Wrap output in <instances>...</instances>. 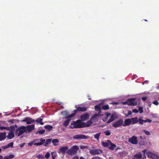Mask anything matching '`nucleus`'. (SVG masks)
Returning a JSON list of instances; mask_svg holds the SVG:
<instances>
[{"label":"nucleus","instance_id":"obj_27","mask_svg":"<svg viewBox=\"0 0 159 159\" xmlns=\"http://www.w3.org/2000/svg\"><path fill=\"white\" fill-rule=\"evenodd\" d=\"M52 139H47L46 140L45 143L44 144V146L45 147H47L48 146V144H50L51 143V142L52 141Z\"/></svg>","mask_w":159,"mask_h":159},{"label":"nucleus","instance_id":"obj_21","mask_svg":"<svg viewBox=\"0 0 159 159\" xmlns=\"http://www.w3.org/2000/svg\"><path fill=\"white\" fill-rule=\"evenodd\" d=\"M95 110L98 111V113H101V108L100 107V105L98 104L96 105L95 107Z\"/></svg>","mask_w":159,"mask_h":159},{"label":"nucleus","instance_id":"obj_55","mask_svg":"<svg viewBox=\"0 0 159 159\" xmlns=\"http://www.w3.org/2000/svg\"><path fill=\"white\" fill-rule=\"evenodd\" d=\"M107 117V118L111 116V114L110 113H107L106 114Z\"/></svg>","mask_w":159,"mask_h":159},{"label":"nucleus","instance_id":"obj_9","mask_svg":"<svg viewBox=\"0 0 159 159\" xmlns=\"http://www.w3.org/2000/svg\"><path fill=\"white\" fill-rule=\"evenodd\" d=\"M128 105L135 106L138 104V101L136 98H129L128 99Z\"/></svg>","mask_w":159,"mask_h":159},{"label":"nucleus","instance_id":"obj_41","mask_svg":"<svg viewBox=\"0 0 159 159\" xmlns=\"http://www.w3.org/2000/svg\"><path fill=\"white\" fill-rule=\"evenodd\" d=\"M139 111L140 113H141L143 112V108L141 107H139Z\"/></svg>","mask_w":159,"mask_h":159},{"label":"nucleus","instance_id":"obj_36","mask_svg":"<svg viewBox=\"0 0 159 159\" xmlns=\"http://www.w3.org/2000/svg\"><path fill=\"white\" fill-rule=\"evenodd\" d=\"M50 153L49 152H47L45 155V157L47 159H48L50 157Z\"/></svg>","mask_w":159,"mask_h":159},{"label":"nucleus","instance_id":"obj_6","mask_svg":"<svg viewBox=\"0 0 159 159\" xmlns=\"http://www.w3.org/2000/svg\"><path fill=\"white\" fill-rule=\"evenodd\" d=\"M89 136L84 134H77L73 136V138L76 140L86 139H89Z\"/></svg>","mask_w":159,"mask_h":159},{"label":"nucleus","instance_id":"obj_58","mask_svg":"<svg viewBox=\"0 0 159 159\" xmlns=\"http://www.w3.org/2000/svg\"><path fill=\"white\" fill-rule=\"evenodd\" d=\"M151 116H152L153 117H156V116H155V114H151Z\"/></svg>","mask_w":159,"mask_h":159},{"label":"nucleus","instance_id":"obj_33","mask_svg":"<svg viewBox=\"0 0 159 159\" xmlns=\"http://www.w3.org/2000/svg\"><path fill=\"white\" fill-rule=\"evenodd\" d=\"M8 148H13V143L11 142L9 143L7 145Z\"/></svg>","mask_w":159,"mask_h":159},{"label":"nucleus","instance_id":"obj_16","mask_svg":"<svg viewBox=\"0 0 159 159\" xmlns=\"http://www.w3.org/2000/svg\"><path fill=\"white\" fill-rule=\"evenodd\" d=\"M23 121L26 122L27 124H30L31 123L34 122V121L31 119H30L28 117H26L24 120H23Z\"/></svg>","mask_w":159,"mask_h":159},{"label":"nucleus","instance_id":"obj_48","mask_svg":"<svg viewBox=\"0 0 159 159\" xmlns=\"http://www.w3.org/2000/svg\"><path fill=\"white\" fill-rule=\"evenodd\" d=\"M98 116H99L98 114H94L93 115L92 117L93 118H95L97 117Z\"/></svg>","mask_w":159,"mask_h":159},{"label":"nucleus","instance_id":"obj_14","mask_svg":"<svg viewBox=\"0 0 159 159\" xmlns=\"http://www.w3.org/2000/svg\"><path fill=\"white\" fill-rule=\"evenodd\" d=\"M131 122L130 118L126 119L125 120L124 123H123V126H125L129 125L131 124Z\"/></svg>","mask_w":159,"mask_h":159},{"label":"nucleus","instance_id":"obj_26","mask_svg":"<svg viewBox=\"0 0 159 159\" xmlns=\"http://www.w3.org/2000/svg\"><path fill=\"white\" fill-rule=\"evenodd\" d=\"M67 148H68L67 147H63L61 148H60V150L61 152L63 153H65L66 151H67Z\"/></svg>","mask_w":159,"mask_h":159},{"label":"nucleus","instance_id":"obj_15","mask_svg":"<svg viewBox=\"0 0 159 159\" xmlns=\"http://www.w3.org/2000/svg\"><path fill=\"white\" fill-rule=\"evenodd\" d=\"M89 114L88 113H85L80 116V118L83 121H84L89 119Z\"/></svg>","mask_w":159,"mask_h":159},{"label":"nucleus","instance_id":"obj_35","mask_svg":"<svg viewBox=\"0 0 159 159\" xmlns=\"http://www.w3.org/2000/svg\"><path fill=\"white\" fill-rule=\"evenodd\" d=\"M105 134L107 136H109L111 134V132L109 130H107L104 132Z\"/></svg>","mask_w":159,"mask_h":159},{"label":"nucleus","instance_id":"obj_44","mask_svg":"<svg viewBox=\"0 0 159 159\" xmlns=\"http://www.w3.org/2000/svg\"><path fill=\"white\" fill-rule=\"evenodd\" d=\"M128 112V114L125 115L126 117H128L129 115H131L132 114V112L131 111H129Z\"/></svg>","mask_w":159,"mask_h":159},{"label":"nucleus","instance_id":"obj_52","mask_svg":"<svg viewBox=\"0 0 159 159\" xmlns=\"http://www.w3.org/2000/svg\"><path fill=\"white\" fill-rule=\"evenodd\" d=\"M2 148L4 149H5L8 148L7 145H5V146H2Z\"/></svg>","mask_w":159,"mask_h":159},{"label":"nucleus","instance_id":"obj_34","mask_svg":"<svg viewBox=\"0 0 159 159\" xmlns=\"http://www.w3.org/2000/svg\"><path fill=\"white\" fill-rule=\"evenodd\" d=\"M102 108L104 110H108L109 109V106L108 105H104L102 107Z\"/></svg>","mask_w":159,"mask_h":159},{"label":"nucleus","instance_id":"obj_37","mask_svg":"<svg viewBox=\"0 0 159 159\" xmlns=\"http://www.w3.org/2000/svg\"><path fill=\"white\" fill-rule=\"evenodd\" d=\"M72 159H84V158L83 157H80V158L79 159L78 157L77 156H76L74 157H73Z\"/></svg>","mask_w":159,"mask_h":159},{"label":"nucleus","instance_id":"obj_12","mask_svg":"<svg viewBox=\"0 0 159 159\" xmlns=\"http://www.w3.org/2000/svg\"><path fill=\"white\" fill-rule=\"evenodd\" d=\"M87 110V108L86 107H77L76 110L74 111V113H75L76 114L77 111L83 112L86 111Z\"/></svg>","mask_w":159,"mask_h":159},{"label":"nucleus","instance_id":"obj_31","mask_svg":"<svg viewBox=\"0 0 159 159\" xmlns=\"http://www.w3.org/2000/svg\"><path fill=\"white\" fill-rule=\"evenodd\" d=\"M138 122H139V124L141 125H143V122H144V120H143L141 118L138 119Z\"/></svg>","mask_w":159,"mask_h":159},{"label":"nucleus","instance_id":"obj_8","mask_svg":"<svg viewBox=\"0 0 159 159\" xmlns=\"http://www.w3.org/2000/svg\"><path fill=\"white\" fill-rule=\"evenodd\" d=\"M102 151L100 149H92L89 151L90 153L92 155H99L102 152Z\"/></svg>","mask_w":159,"mask_h":159},{"label":"nucleus","instance_id":"obj_59","mask_svg":"<svg viewBox=\"0 0 159 159\" xmlns=\"http://www.w3.org/2000/svg\"><path fill=\"white\" fill-rule=\"evenodd\" d=\"M41 156V155L40 154H39L37 156V157L38 158H40V157Z\"/></svg>","mask_w":159,"mask_h":159},{"label":"nucleus","instance_id":"obj_1","mask_svg":"<svg viewBox=\"0 0 159 159\" xmlns=\"http://www.w3.org/2000/svg\"><path fill=\"white\" fill-rule=\"evenodd\" d=\"M71 125H74L73 126L71 127L72 128H78L89 126L91 124H86L82 123L81 120H78L76 121H73Z\"/></svg>","mask_w":159,"mask_h":159},{"label":"nucleus","instance_id":"obj_7","mask_svg":"<svg viewBox=\"0 0 159 159\" xmlns=\"http://www.w3.org/2000/svg\"><path fill=\"white\" fill-rule=\"evenodd\" d=\"M123 120L122 119H120L117 121L113 123L112 124V125L114 128H117L122 125L123 126Z\"/></svg>","mask_w":159,"mask_h":159},{"label":"nucleus","instance_id":"obj_24","mask_svg":"<svg viewBox=\"0 0 159 159\" xmlns=\"http://www.w3.org/2000/svg\"><path fill=\"white\" fill-rule=\"evenodd\" d=\"M41 117H42V116H41L39 118H38L36 120V122H37L39 123L41 125H42L43 124V123L42 122L43 119L41 118Z\"/></svg>","mask_w":159,"mask_h":159},{"label":"nucleus","instance_id":"obj_17","mask_svg":"<svg viewBox=\"0 0 159 159\" xmlns=\"http://www.w3.org/2000/svg\"><path fill=\"white\" fill-rule=\"evenodd\" d=\"M131 120V124L134 125L137 123L138 122V118L137 117H135L134 118H130Z\"/></svg>","mask_w":159,"mask_h":159},{"label":"nucleus","instance_id":"obj_38","mask_svg":"<svg viewBox=\"0 0 159 159\" xmlns=\"http://www.w3.org/2000/svg\"><path fill=\"white\" fill-rule=\"evenodd\" d=\"M43 144V143L42 142H40L38 143H34V145L39 146Z\"/></svg>","mask_w":159,"mask_h":159},{"label":"nucleus","instance_id":"obj_23","mask_svg":"<svg viewBox=\"0 0 159 159\" xmlns=\"http://www.w3.org/2000/svg\"><path fill=\"white\" fill-rule=\"evenodd\" d=\"M15 157L14 155L11 154L4 157L3 159H12Z\"/></svg>","mask_w":159,"mask_h":159},{"label":"nucleus","instance_id":"obj_43","mask_svg":"<svg viewBox=\"0 0 159 159\" xmlns=\"http://www.w3.org/2000/svg\"><path fill=\"white\" fill-rule=\"evenodd\" d=\"M153 103L156 105H158L159 104V102L157 100L153 102Z\"/></svg>","mask_w":159,"mask_h":159},{"label":"nucleus","instance_id":"obj_19","mask_svg":"<svg viewBox=\"0 0 159 159\" xmlns=\"http://www.w3.org/2000/svg\"><path fill=\"white\" fill-rule=\"evenodd\" d=\"M5 133H0V141L4 140L6 138Z\"/></svg>","mask_w":159,"mask_h":159},{"label":"nucleus","instance_id":"obj_29","mask_svg":"<svg viewBox=\"0 0 159 159\" xmlns=\"http://www.w3.org/2000/svg\"><path fill=\"white\" fill-rule=\"evenodd\" d=\"M45 128L47 129L48 130H50L52 128V126L51 125H47L44 127Z\"/></svg>","mask_w":159,"mask_h":159},{"label":"nucleus","instance_id":"obj_42","mask_svg":"<svg viewBox=\"0 0 159 159\" xmlns=\"http://www.w3.org/2000/svg\"><path fill=\"white\" fill-rule=\"evenodd\" d=\"M39 133L40 134H43L45 132V131L44 130H42L39 131Z\"/></svg>","mask_w":159,"mask_h":159},{"label":"nucleus","instance_id":"obj_25","mask_svg":"<svg viewBox=\"0 0 159 159\" xmlns=\"http://www.w3.org/2000/svg\"><path fill=\"white\" fill-rule=\"evenodd\" d=\"M115 116L114 115L112 114L110 118V119L108 120V121L107 122V123H109L115 120Z\"/></svg>","mask_w":159,"mask_h":159},{"label":"nucleus","instance_id":"obj_13","mask_svg":"<svg viewBox=\"0 0 159 159\" xmlns=\"http://www.w3.org/2000/svg\"><path fill=\"white\" fill-rule=\"evenodd\" d=\"M34 125H28L26 127H25L26 132L25 133H27V132L29 133L31 132L32 130L34 129Z\"/></svg>","mask_w":159,"mask_h":159},{"label":"nucleus","instance_id":"obj_10","mask_svg":"<svg viewBox=\"0 0 159 159\" xmlns=\"http://www.w3.org/2000/svg\"><path fill=\"white\" fill-rule=\"evenodd\" d=\"M146 155L149 158H151L153 159H158L159 158V157L157 154L153 153L150 152H147Z\"/></svg>","mask_w":159,"mask_h":159},{"label":"nucleus","instance_id":"obj_40","mask_svg":"<svg viewBox=\"0 0 159 159\" xmlns=\"http://www.w3.org/2000/svg\"><path fill=\"white\" fill-rule=\"evenodd\" d=\"M9 129H11V131H13L15 130V127L13 126H10L9 127Z\"/></svg>","mask_w":159,"mask_h":159},{"label":"nucleus","instance_id":"obj_30","mask_svg":"<svg viewBox=\"0 0 159 159\" xmlns=\"http://www.w3.org/2000/svg\"><path fill=\"white\" fill-rule=\"evenodd\" d=\"M58 142L59 141L57 139H54L52 141V142L53 144L55 146H56L57 145L56 143Z\"/></svg>","mask_w":159,"mask_h":159},{"label":"nucleus","instance_id":"obj_54","mask_svg":"<svg viewBox=\"0 0 159 159\" xmlns=\"http://www.w3.org/2000/svg\"><path fill=\"white\" fill-rule=\"evenodd\" d=\"M123 104L124 105H126L127 104L128 105V99L126 101L124 102Z\"/></svg>","mask_w":159,"mask_h":159},{"label":"nucleus","instance_id":"obj_53","mask_svg":"<svg viewBox=\"0 0 159 159\" xmlns=\"http://www.w3.org/2000/svg\"><path fill=\"white\" fill-rule=\"evenodd\" d=\"M146 158V156L145 154H143V156L142 155V158L141 159H145Z\"/></svg>","mask_w":159,"mask_h":159},{"label":"nucleus","instance_id":"obj_62","mask_svg":"<svg viewBox=\"0 0 159 159\" xmlns=\"http://www.w3.org/2000/svg\"><path fill=\"white\" fill-rule=\"evenodd\" d=\"M111 104H117V103H116V102H112V103H111Z\"/></svg>","mask_w":159,"mask_h":159},{"label":"nucleus","instance_id":"obj_2","mask_svg":"<svg viewBox=\"0 0 159 159\" xmlns=\"http://www.w3.org/2000/svg\"><path fill=\"white\" fill-rule=\"evenodd\" d=\"M79 149L78 147L77 146H73L67 150L66 153L68 155H74L77 153L78 150Z\"/></svg>","mask_w":159,"mask_h":159},{"label":"nucleus","instance_id":"obj_49","mask_svg":"<svg viewBox=\"0 0 159 159\" xmlns=\"http://www.w3.org/2000/svg\"><path fill=\"white\" fill-rule=\"evenodd\" d=\"M147 98L146 97H143L141 99L143 101H144L147 99Z\"/></svg>","mask_w":159,"mask_h":159},{"label":"nucleus","instance_id":"obj_50","mask_svg":"<svg viewBox=\"0 0 159 159\" xmlns=\"http://www.w3.org/2000/svg\"><path fill=\"white\" fill-rule=\"evenodd\" d=\"M81 149H84L87 148V147L86 146H82L80 147Z\"/></svg>","mask_w":159,"mask_h":159},{"label":"nucleus","instance_id":"obj_61","mask_svg":"<svg viewBox=\"0 0 159 159\" xmlns=\"http://www.w3.org/2000/svg\"><path fill=\"white\" fill-rule=\"evenodd\" d=\"M3 158L2 156L0 155V159H3Z\"/></svg>","mask_w":159,"mask_h":159},{"label":"nucleus","instance_id":"obj_4","mask_svg":"<svg viewBox=\"0 0 159 159\" xmlns=\"http://www.w3.org/2000/svg\"><path fill=\"white\" fill-rule=\"evenodd\" d=\"M26 132L25 126H21L18 127L16 129L15 134L17 136H20Z\"/></svg>","mask_w":159,"mask_h":159},{"label":"nucleus","instance_id":"obj_28","mask_svg":"<svg viewBox=\"0 0 159 159\" xmlns=\"http://www.w3.org/2000/svg\"><path fill=\"white\" fill-rule=\"evenodd\" d=\"M101 133H98L94 135V138L96 139L97 140H98L99 139V137Z\"/></svg>","mask_w":159,"mask_h":159},{"label":"nucleus","instance_id":"obj_39","mask_svg":"<svg viewBox=\"0 0 159 159\" xmlns=\"http://www.w3.org/2000/svg\"><path fill=\"white\" fill-rule=\"evenodd\" d=\"M143 131L145 133L148 135H149L150 134V132L146 130H143Z\"/></svg>","mask_w":159,"mask_h":159},{"label":"nucleus","instance_id":"obj_18","mask_svg":"<svg viewBox=\"0 0 159 159\" xmlns=\"http://www.w3.org/2000/svg\"><path fill=\"white\" fill-rule=\"evenodd\" d=\"M14 137V134L13 131H11L8 134L7 136L8 139H13Z\"/></svg>","mask_w":159,"mask_h":159},{"label":"nucleus","instance_id":"obj_57","mask_svg":"<svg viewBox=\"0 0 159 159\" xmlns=\"http://www.w3.org/2000/svg\"><path fill=\"white\" fill-rule=\"evenodd\" d=\"M25 144V143H23L21 144L20 145V147L21 148H23L24 147Z\"/></svg>","mask_w":159,"mask_h":159},{"label":"nucleus","instance_id":"obj_63","mask_svg":"<svg viewBox=\"0 0 159 159\" xmlns=\"http://www.w3.org/2000/svg\"><path fill=\"white\" fill-rule=\"evenodd\" d=\"M33 144V143L32 142H30L29 143V145L30 146H31L32 144Z\"/></svg>","mask_w":159,"mask_h":159},{"label":"nucleus","instance_id":"obj_20","mask_svg":"<svg viewBox=\"0 0 159 159\" xmlns=\"http://www.w3.org/2000/svg\"><path fill=\"white\" fill-rule=\"evenodd\" d=\"M133 157L135 158L136 159H141L142 158V155L141 152H139L138 153L134 155Z\"/></svg>","mask_w":159,"mask_h":159},{"label":"nucleus","instance_id":"obj_32","mask_svg":"<svg viewBox=\"0 0 159 159\" xmlns=\"http://www.w3.org/2000/svg\"><path fill=\"white\" fill-rule=\"evenodd\" d=\"M51 155L52 159H55L57 156L56 153L54 152H51Z\"/></svg>","mask_w":159,"mask_h":159},{"label":"nucleus","instance_id":"obj_60","mask_svg":"<svg viewBox=\"0 0 159 159\" xmlns=\"http://www.w3.org/2000/svg\"><path fill=\"white\" fill-rule=\"evenodd\" d=\"M107 118H105L103 119V121H105L107 120Z\"/></svg>","mask_w":159,"mask_h":159},{"label":"nucleus","instance_id":"obj_46","mask_svg":"<svg viewBox=\"0 0 159 159\" xmlns=\"http://www.w3.org/2000/svg\"><path fill=\"white\" fill-rule=\"evenodd\" d=\"M91 159H102L96 156V157H93Z\"/></svg>","mask_w":159,"mask_h":159},{"label":"nucleus","instance_id":"obj_5","mask_svg":"<svg viewBox=\"0 0 159 159\" xmlns=\"http://www.w3.org/2000/svg\"><path fill=\"white\" fill-rule=\"evenodd\" d=\"M75 115V113H73L70 115L66 116L65 118L66 120L63 123V125L65 126H67L69 123L70 121L71 120V118L74 116Z\"/></svg>","mask_w":159,"mask_h":159},{"label":"nucleus","instance_id":"obj_45","mask_svg":"<svg viewBox=\"0 0 159 159\" xmlns=\"http://www.w3.org/2000/svg\"><path fill=\"white\" fill-rule=\"evenodd\" d=\"M152 120L149 119H147V120H144V122H148L150 123L152 122Z\"/></svg>","mask_w":159,"mask_h":159},{"label":"nucleus","instance_id":"obj_64","mask_svg":"<svg viewBox=\"0 0 159 159\" xmlns=\"http://www.w3.org/2000/svg\"><path fill=\"white\" fill-rule=\"evenodd\" d=\"M9 122H11L12 123H13V120H10L9 121Z\"/></svg>","mask_w":159,"mask_h":159},{"label":"nucleus","instance_id":"obj_47","mask_svg":"<svg viewBox=\"0 0 159 159\" xmlns=\"http://www.w3.org/2000/svg\"><path fill=\"white\" fill-rule=\"evenodd\" d=\"M132 112L134 113H137L138 112V111L137 109H134L132 110Z\"/></svg>","mask_w":159,"mask_h":159},{"label":"nucleus","instance_id":"obj_51","mask_svg":"<svg viewBox=\"0 0 159 159\" xmlns=\"http://www.w3.org/2000/svg\"><path fill=\"white\" fill-rule=\"evenodd\" d=\"M39 140L41 141V142H43V143L44 142H45V139H43L42 138L40 139Z\"/></svg>","mask_w":159,"mask_h":159},{"label":"nucleus","instance_id":"obj_22","mask_svg":"<svg viewBox=\"0 0 159 159\" xmlns=\"http://www.w3.org/2000/svg\"><path fill=\"white\" fill-rule=\"evenodd\" d=\"M140 138L141 140L139 142V145L140 146H142L145 145L146 143L145 142L143 139L142 137L140 136Z\"/></svg>","mask_w":159,"mask_h":159},{"label":"nucleus","instance_id":"obj_3","mask_svg":"<svg viewBox=\"0 0 159 159\" xmlns=\"http://www.w3.org/2000/svg\"><path fill=\"white\" fill-rule=\"evenodd\" d=\"M102 144L103 147H107L111 150H114L116 147L115 144L112 143L111 141L109 140H107V142H102Z\"/></svg>","mask_w":159,"mask_h":159},{"label":"nucleus","instance_id":"obj_56","mask_svg":"<svg viewBox=\"0 0 159 159\" xmlns=\"http://www.w3.org/2000/svg\"><path fill=\"white\" fill-rule=\"evenodd\" d=\"M147 151L146 149H144L142 151V152L143 153V154H145Z\"/></svg>","mask_w":159,"mask_h":159},{"label":"nucleus","instance_id":"obj_11","mask_svg":"<svg viewBox=\"0 0 159 159\" xmlns=\"http://www.w3.org/2000/svg\"><path fill=\"white\" fill-rule=\"evenodd\" d=\"M129 142L132 144H136L138 143L137 138L135 136H133L129 139Z\"/></svg>","mask_w":159,"mask_h":159}]
</instances>
